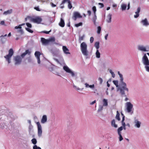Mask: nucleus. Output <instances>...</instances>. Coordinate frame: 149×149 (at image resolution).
<instances>
[{
	"instance_id": "4",
	"label": "nucleus",
	"mask_w": 149,
	"mask_h": 149,
	"mask_svg": "<svg viewBox=\"0 0 149 149\" xmlns=\"http://www.w3.org/2000/svg\"><path fill=\"white\" fill-rule=\"evenodd\" d=\"M14 52L13 49H10L8 51V54L4 56L6 61H7L8 63L11 62V60L12 56L13 55Z\"/></svg>"
},
{
	"instance_id": "53",
	"label": "nucleus",
	"mask_w": 149,
	"mask_h": 149,
	"mask_svg": "<svg viewBox=\"0 0 149 149\" xmlns=\"http://www.w3.org/2000/svg\"><path fill=\"white\" fill-rule=\"evenodd\" d=\"M4 23H5L4 21H2L1 22L0 24L1 25H3L4 24Z\"/></svg>"
},
{
	"instance_id": "50",
	"label": "nucleus",
	"mask_w": 149,
	"mask_h": 149,
	"mask_svg": "<svg viewBox=\"0 0 149 149\" xmlns=\"http://www.w3.org/2000/svg\"><path fill=\"white\" fill-rule=\"evenodd\" d=\"M68 73H70L71 74V75L73 77L74 76V73L73 72H72L71 70L70 71V72H69Z\"/></svg>"
},
{
	"instance_id": "58",
	"label": "nucleus",
	"mask_w": 149,
	"mask_h": 149,
	"mask_svg": "<svg viewBox=\"0 0 149 149\" xmlns=\"http://www.w3.org/2000/svg\"><path fill=\"white\" fill-rule=\"evenodd\" d=\"M121 123H122V125H123V127L126 126V125L125 124V123L124 122H121Z\"/></svg>"
},
{
	"instance_id": "18",
	"label": "nucleus",
	"mask_w": 149,
	"mask_h": 149,
	"mask_svg": "<svg viewBox=\"0 0 149 149\" xmlns=\"http://www.w3.org/2000/svg\"><path fill=\"white\" fill-rule=\"evenodd\" d=\"M47 121V117L46 115H43L42 119L41 120V123H44L46 122Z\"/></svg>"
},
{
	"instance_id": "16",
	"label": "nucleus",
	"mask_w": 149,
	"mask_h": 149,
	"mask_svg": "<svg viewBox=\"0 0 149 149\" xmlns=\"http://www.w3.org/2000/svg\"><path fill=\"white\" fill-rule=\"evenodd\" d=\"M134 123L135 124V126L137 128H139L140 127L141 123L137 119L135 120Z\"/></svg>"
},
{
	"instance_id": "15",
	"label": "nucleus",
	"mask_w": 149,
	"mask_h": 149,
	"mask_svg": "<svg viewBox=\"0 0 149 149\" xmlns=\"http://www.w3.org/2000/svg\"><path fill=\"white\" fill-rule=\"evenodd\" d=\"M31 54V52L29 50L27 49L26 50L25 52L23 53L21 55V57L22 58H24L27 54H28V55H30Z\"/></svg>"
},
{
	"instance_id": "64",
	"label": "nucleus",
	"mask_w": 149,
	"mask_h": 149,
	"mask_svg": "<svg viewBox=\"0 0 149 149\" xmlns=\"http://www.w3.org/2000/svg\"><path fill=\"white\" fill-rule=\"evenodd\" d=\"M126 125L127 126H128L129 127H130V124L129 123L127 124Z\"/></svg>"
},
{
	"instance_id": "41",
	"label": "nucleus",
	"mask_w": 149,
	"mask_h": 149,
	"mask_svg": "<svg viewBox=\"0 0 149 149\" xmlns=\"http://www.w3.org/2000/svg\"><path fill=\"white\" fill-rule=\"evenodd\" d=\"M109 72L111 74L112 77L113 78L114 77H115V74L114 72L112 71V70H110Z\"/></svg>"
},
{
	"instance_id": "61",
	"label": "nucleus",
	"mask_w": 149,
	"mask_h": 149,
	"mask_svg": "<svg viewBox=\"0 0 149 149\" xmlns=\"http://www.w3.org/2000/svg\"><path fill=\"white\" fill-rule=\"evenodd\" d=\"M128 7H127V10H129L130 8V3L129 2L128 4Z\"/></svg>"
},
{
	"instance_id": "39",
	"label": "nucleus",
	"mask_w": 149,
	"mask_h": 149,
	"mask_svg": "<svg viewBox=\"0 0 149 149\" xmlns=\"http://www.w3.org/2000/svg\"><path fill=\"white\" fill-rule=\"evenodd\" d=\"M84 36H80L79 38V42H81V41L83 40H84Z\"/></svg>"
},
{
	"instance_id": "38",
	"label": "nucleus",
	"mask_w": 149,
	"mask_h": 149,
	"mask_svg": "<svg viewBox=\"0 0 149 149\" xmlns=\"http://www.w3.org/2000/svg\"><path fill=\"white\" fill-rule=\"evenodd\" d=\"M82 22H80L78 24H75V26L76 27H78L80 26H82Z\"/></svg>"
},
{
	"instance_id": "62",
	"label": "nucleus",
	"mask_w": 149,
	"mask_h": 149,
	"mask_svg": "<svg viewBox=\"0 0 149 149\" xmlns=\"http://www.w3.org/2000/svg\"><path fill=\"white\" fill-rule=\"evenodd\" d=\"M51 5L52 7H55L56 6V5L54 4L53 3H51Z\"/></svg>"
},
{
	"instance_id": "28",
	"label": "nucleus",
	"mask_w": 149,
	"mask_h": 149,
	"mask_svg": "<svg viewBox=\"0 0 149 149\" xmlns=\"http://www.w3.org/2000/svg\"><path fill=\"white\" fill-rule=\"evenodd\" d=\"M12 10L10 9L9 10H8L6 11H5L3 13V14L4 15H6L10 14V13H12Z\"/></svg>"
},
{
	"instance_id": "8",
	"label": "nucleus",
	"mask_w": 149,
	"mask_h": 149,
	"mask_svg": "<svg viewBox=\"0 0 149 149\" xmlns=\"http://www.w3.org/2000/svg\"><path fill=\"white\" fill-rule=\"evenodd\" d=\"M142 61L143 64L146 65H149V61L146 54L142 58Z\"/></svg>"
},
{
	"instance_id": "45",
	"label": "nucleus",
	"mask_w": 149,
	"mask_h": 149,
	"mask_svg": "<svg viewBox=\"0 0 149 149\" xmlns=\"http://www.w3.org/2000/svg\"><path fill=\"white\" fill-rule=\"evenodd\" d=\"M98 80L99 81L100 83V84H102L103 81V80L102 78L100 77H99L98 79Z\"/></svg>"
},
{
	"instance_id": "1",
	"label": "nucleus",
	"mask_w": 149,
	"mask_h": 149,
	"mask_svg": "<svg viewBox=\"0 0 149 149\" xmlns=\"http://www.w3.org/2000/svg\"><path fill=\"white\" fill-rule=\"evenodd\" d=\"M80 48L82 54L84 56H88V52L87 50V46L86 43L84 42H82L81 44Z\"/></svg>"
},
{
	"instance_id": "42",
	"label": "nucleus",
	"mask_w": 149,
	"mask_h": 149,
	"mask_svg": "<svg viewBox=\"0 0 149 149\" xmlns=\"http://www.w3.org/2000/svg\"><path fill=\"white\" fill-rule=\"evenodd\" d=\"M33 149H41V148L39 147H38L36 145H35L33 147Z\"/></svg>"
},
{
	"instance_id": "31",
	"label": "nucleus",
	"mask_w": 149,
	"mask_h": 149,
	"mask_svg": "<svg viewBox=\"0 0 149 149\" xmlns=\"http://www.w3.org/2000/svg\"><path fill=\"white\" fill-rule=\"evenodd\" d=\"M121 7L122 10H125L127 8V6L126 4H123L121 6Z\"/></svg>"
},
{
	"instance_id": "23",
	"label": "nucleus",
	"mask_w": 149,
	"mask_h": 149,
	"mask_svg": "<svg viewBox=\"0 0 149 149\" xmlns=\"http://www.w3.org/2000/svg\"><path fill=\"white\" fill-rule=\"evenodd\" d=\"M63 69L68 73L70 72V71L71 70L67 66H64L63 67Z\"/></svg>"
},
{
	"instance_id": "14",
	"label": "nucleus",
	"mask_w": 149,
	"mask_h": 149,
	"mask_svg": "<svg viewBox=\"0 0 149 149\" xmlns=\"http://www.w3.org/2000/svg\"><path fill=\"white\" fill-rule=\"evenodd\" d=\"M66 2H68V7L69 9H71L72 8V6L70 0H63V3H65Z\"/></svg>"
},
{
	"instance_id": "46",
	"label": "nucleus",
	"mask_w": 149,
	"mask_h": 149,
	"mask_svg": "<svg viewBox=\"0 0 149 149\" xmlns=\"http://www.w3.org/2000/svg\"><path fill=\"white\" fill-rule=\"evenodd\" d=\"M94 41V38L93 37H91L90 39V42L91 43H92Z\"/></svg>"
},
{
	"instance_id": "9",
	"label": "nucleus",
	"mask_w": 149,
	"mask_h": 149,
	"mask_svg": "<svg viewBox=\"0 0 149 149\" xmlns=\"http://www.w3.org/2000/svg\"><path fill=\"white\" fill-rule=\"evenodd\" d=\"M82 17V16L79 13L77 12H75L73 13L72 18L75 21L77 18H81Z\"/></svg>"
},
{
	"instance_id": "35",
	"label": "nucleus",
	"mask_w": 149,
	"mask_h": 149,
	"mask_svg": "<svg viewBox=\"0 0 149 149\" xmlns=\"http://www.w3.org/2000/svg\"><path fill=\"white\" fill-rule=\"evenodd\" d=\"M113 84L116 86V87H118V81L117 80H113Z\"/></svg>"
},
{
	"instance_id": "55",
	"label": "nucleus",
	"mask_w": 149,
	"mask_h": 149,
	"mask_svg": "<svg viewBox=\"0 0 149 149\" xmlns=\"http://www.w3.org/2000/svg\"><path fill=\"white\" fill-rule=\"evenodd\" d=\"M108 36V34H106L105 36V39L106 40H107V37Z\"/></svg>"
},
{
	"instance_id": "12",
	"label": "nucleus",
	"mask_w": 149,
	"mask_h": 149,
	"mask_svg": "<svg viewBox=\"0 0 149 149\" xmlns=\"http://www.w3.org/2000/svg\"><path fill=\"white\" fill-rule=\"evenodd\" d=\"M141 23L144 26H147L149 25V23L147 18H145L144 19L142 20L141 22Z\"/></svg>"
},
{
	"instance_id": "59",
	"label": "nucleus",
	"mask_w": 149,
	"mask_h": 149,
	"mask_svg": "<svg viewBox=\"0 0 149 149\" xmlns=\"http://www.w3.org/2000/svg\"><path fill=\"white\" fill-rule=\"evenodd\" d=\"M95 102H96V100H95L93 101V102H91L90 103V104H91V105H93V104H94L95 103Z\"/></svg>"
},
{
	"instance_id": "13",
	"label": "nucleus",
	"mask_w": 149,
	"mask_h": 149,
	"mask_svg": "<svg viewBox=\"0 0 149 149\" xmlns=\"http://www.w3.org/2000/svg\"><path fill=\"white\" fill-rule=\"evenodd\" d=\"M138 49L139 50L143 52L148 51L146 49V47L142 45H138Z\"/></svg>"
},
{
	"instance_id": "3",
	"label": "nucleus",
	"mask_w": 149,
	"mask_h": 149,
	"mask_svg": "<svg viewBox=\"0 0 149 149\" xmlns=\"http://www.w3.org/2000/svg\"><path fill=\"white\" fill-rule=\"evenodd\" d=\"M55 38L54 37H52L48 39H45L43 38H41V42L42 44L45 45H48L50 42H54L55 41Z\"/></svg>"
},
{
	"instance_id": "56",
	"label": "nucleus",
	"mask_w": 149,
	"mask_h": 149,
	"mask_svg": "<svg viewBox=\"0 0 149 149\" xmlns=\"http://www.w3.org/2000/svg\"><path fill=\"white\" fill-rule=\"evenodd\" d=\"M7 36V35L6 34H5L4 36H3V35H1L0 37L1 38H1V39L2 40L3 38L4 37H5V36Z\"/></svg>"
},
{
	"instance_id": "33",
	"label": "nucleus",
	"mask_w": 149,
	"mask_h": 149,
	"mask_svg": "<svg viewBox=\"0 0 149 149\" xmlns=\"http://www.w3.org/2000/svg\"><path fill=\"white\" fill-rule=\"evenodd\" d=\"M100 53L98 50H97L96 52V57L97 58H100Z\"/></svg>"
},
{
	"instance_id": "40",
	"label": "nucleus",
	"mask_w": 149,
	"mask_h": 149,
	"mask_svg": "<svg viewBox=\"0 0 149 149\" xmlns=\"http://www.w3.org/2000/svg\"><path fill=\"white\" fill-rule=\"evenodd\" d=\"M26 30H27V31L29 32L30 33H33V31L31 29H30L28 28H26Z\"/></svg>"
},
{
	"instance_id": "57",
	"label": "nucleus",
	"mask_w": 149,
	"mask_h": 149,
	"mask_svg": "<svg viewBox=\"0 0 149 149\" xmlns=\"http://www.w3.org/2000/svg\"><path fill=\"white\" fill-rule=\"evenodd\" d=\"M146 70L149 72V66H146Z\"/></svg>"
},
{
	"instance_id": "7",
	"label": "nucleus",
	"mask_w": 149,
	"mask_h": 149,
	"mask_svg": "<svg viewBox=\"0 0 149 149\" xmlns=\"http://www.w3.org/2000/svg\"><path fill=\"white\" fill-rule=\"evenodd\" d=\"M14 60L15 61V64L18 65L20 64L22 61L21 57L19 56H17L14 58Z\"/></svg>"
},
{
	"instance_id": "47",
	"label": "nucleus",
	"mask_w": 149,
	"mask_h": 149,
	"mask_svg": "<svg viewBox=\"0 0 149 149\" xmlns=\"http://www.w3.org/2000/svg\"><path fill=\"white\" fill-rule=\"evenodd\" d=\"M64 3H63V1L62 2V3L60 5V8H61L63 9L64 8V5L63 4Z\"/></svg>"
},
{
	"instance_id": "48",
	"label": "nucleus",
	"mask_w": 149,
	"mask_h": 149,
	"mask_svg": "<svg viewBox=\"0 0 149 149\" xmlns=\"http://www.w3.org/2000/svg\"><path fill=\"white\" fill-rule=\"evenodd\" d=\"M51 31V30H50L49 31H42V32L43 33H46V34H48Z\"/></svg>"
},
{
	"instance_id": "32",
	"label": "nucleus",
	"mask_w": 149,
	"mask_h": 149,
	"mask_svg": "<svg viewBox=\"0 0 149 149\" xmlns=\"http://www.w3.org/2000/svg\"><path fill=\"white\" fill-rule=\"evenodd\" d=\"M94 45L97 50L99 48V42H96L95 43Z\"/></svg>"
},
{
	"instance_id": "43",
	"label": "nucleus",
	"mask_w": 149,
	"mask_h": 149,
	"mask_svg": "<svg viewBox=\"0 0 149 149\" xmlns=\"http://www.w3.org/2000/svg\"><path fill=\"white\" fill-rule=\"evenodd\" d=\"M34 9L38 11H40L41 10L40 9L39 6L35 7H34Z\"/></svg>"
},
{
	"instance_id": "29",
	"label": "nucleus",
	"mask_w": 149,
	"mask_h": 149,
	"mask_svg": "<svg viewBox=\"0 0 149 149\" xmlns=\"http://www.w3.org/2000/svg\"><path fill=\"white\" fill-rule=\"evenodd\" d=\"M97 16L96 15V14L94 15V16L92 18V21L94 23V24L95 25H96V21L97 19Z\"/></svg>"
},
{
	"instance_id": "11",
	"label": "nucleus",
	"mask_w": 149,
	"mask_h": 149,
	"mask_svg": "<svg viewBox=\"0 0 149 149\" xmlns=\"http://www.w3.org/2000/svg\"><path fill=\"white\" fill-rule=\"evenodd\" d=\"M42 20V19L41 17L37 16L34 18L33 19V22L36 23L38 24H40Z\"/></svg>"
},
{
	"instance_id": "52",
	"label": "nucleus",
	"mask_w": 149,
	"mask_h": 149,
	"mask_svg": "<svg viewBox=\"0 0 149 149\" xmlns=\"http://www.w3.org/2000/svg\"><path fill=\"white\" fill-rule=\"evenodd\" d=\"M87 13H88V15L89 16H90L91 15V12L90 10H88L87 11Z\"/></svg>"
},
{
	"instance_id": "24",
	"label": "nucleus",
	"mask_w": 149,
	"mask_h": 149,
	"mask_svg": "<svg viewBox=\"0 0 149 149\" xmlns=\"http://www.w3.org/2000/svg\"><path fill=\"white\" fill-rule=\"evenodd\" d=\"M29 19L30 21L31 22H33L34 18H33L31 16H28L25 19V21H26L27 19Z\"/></svg>"
},
{
	"instance_id": "63",
	"label": "nucleus",
	"mask_w": 149,
	"mask_h": 149,
	"mask_svg": "<svg viewBox=\"0 0 149 149\" xmlns=\"http://www.w3.org/2000/svg\"><path fill=\"white\" fill-rule=\"evenodd\" d=\"M38 1H41L42 2H44L45 0H36Z\"/></svg>"
},
{
	"instance_id": "19",
	"label": "nucleus",
	"mask_w": 149,
	"mask_h": 149,
	"mask_svg": "<svg viewBox=\"0 0 149 149\" xmlns=\"http://www.w3.org/2000/svg\"><path fill=\"white\" fill-rule=\"evenodd\" d=\"M59 25L61 27H64L65 26V22L63 18L61 19L60 22L59 24Z\"/></svg>"
},
{
	"instance_id": "25",
	"label": "nucleus",
	"mask_w": 149,
	"mask_h": 149,
	"mask_svg": "<svg viewBox=\"0 0 149 149\" xmlns=\"http://www.w3.org/2000/svg\"><path fill=\"white\" fill-rule=\"evenodd\" d=\"M103 106H108V102L107 99H104L103 100Z\"/></svg>"
},
{
	"instance_id": "60",
	"label": "nucleus",
	"mask_w": 149,
	"mask_h": 149,
	"mask_svg": "<svg viewBox=\"0 0 149 149\" xmlns=\"http://www.w3.org/2000/svg\"><path fill=\"white\" fill-rule=\"evenodd\" d=\"M125 116L123 117L122 119L121 122H124V121L125 119Z\"/></svg>"
},
{
	"instance_id": "5",
	"label": "nucleus",
	"mask_w": 149,
	"mask_h": 149,
	"mask_svg": "<svg viewBox=\"0 0 149 149\" xmlns=\"http://www.w3.org/2000/svg\"><path fill=\"white\" fill-rule=\"evenodd\" d=\"M126 105L127 112L128 113L131 112L132 113L133 111H132L133 107V105L130 102H127Z\"/></svg>"
},
{
	"instance_id": "6",
	"label": "nucleus",
	"mask_w": 149,
	"mask_h": 149,
	"mask_svg": "<svg viewBox=\"0 0 149 149\" xmlns=\"http://www.w3.org/2000/svg\"><path fill=\"white\" fill-rule=\"evenodd\" d=\"M36 124L38 126V135L40 137L42 136V127L39 122H37Z\"/></svg>"
},
{
	"instance_id": "36",
	"label": "nucleus",
	"mask_w": 149,
	"mask_h": 149,
	"mask_svg": "<svg viewBox=\"0 0 149 149\" xmlns=\"http://www.w3.org/2000/svg\"><path fill=\"white\" fill-rule=\"evenodd\" d=\"M31 141L32 143L34 144H36L37 142V141L36 139L35 138L32 139L31 140Z\"/></svg>"
},
{
	"instance_id": "34",
	"label": "nucleus",
	"mask_w": 149,
	"mask_h": 149,
	"mask_svg": "<svg viewBox=\"0 0 149 149\" xmlns=\"http://www.w3.org/2000/svg\"><path fill=\"white\" fill-rule=\"evenodd\" d=\"M97 33L99 34L100 33L101 30V27L100 26H98L97 27Z\"/></svg>"
},
{
	"instance_id": "44",
	"label": "nucleus",
	"mask_w": 149,
	"mask_h": 149,
	"mask_svg": "<svg viewBox=\"0 0 149 149\" xmlns=\"http://www.w3.org/2000/svg\"><path fill=\"white\" fill-rule=\"evenodd\" d=\"M26 24L27 25V26L29 28H31L32 27V25L31 24L29 23H26Z\"/></svg>"
},
{
	"instance_id": "49",
	"label": "nucleus",
	"mask_w": 149,
	"mask_h": 149,
	"mask_svg": "<svg viewBox=\"0 0 149 149\" xmlns=\"http://www.w3.org/2000/svg\"><path fill=\"white\" fill-rule=\"evenodd\" d=\"M21 28H22L21 25H19L18 26H16L15 27V29H21Z\"/></svg>"
},
{
	"instance_id": "51",
	"label": "nucleus",
	"mask_w": 149,
	"mask_h": 149,
	"mask_svg": "<svg viewBox=\"0 0 149 149\" xmlns=\"http://www.w3.org/2000/svg\"><path fill=\"white\" fill-rule=\"evenodd\" d=\"M98 4L100 5L101 6L100 7V8H101L104 7V5L103 3H99Z\"/></svg>"
},
{
	"instance_id": "21",
	"label": "nucleus",
	"mask_w": 149,
	"mask_h": 149,
	"mask_svg": "<svg viewBox=\"0 0 149 149\" xmlns=\"http://www.w3.org/2000/svg\"><path fill=\"white\" fill-rule=\"evenodd\" d=\"M111 15L109 14L107 16V21L108 23H110L111 22Z\"/></svg>"
},
{
	"instance_id": "20",
	"label": "nucleus",
	"mask_w": 149,
	"mask_h": 149,
	"mask_svg": "<svg viewBox=\"0 0 149 149\" xmlns=\"http://www.w3.org/2000/svg\"><path fill=\"white\" fill-rule=\"evenodd\" d=\"M63 49L65 53L66 54H70V53L69 52L68 49L66 47V46H63Z\"/></svg>"
},
{
	"instance_id": "37",
	"label": "nucleus",
	"mask_w": 149,
	"mask_h": 149,
	"mask_svg": "<svg viewBox=\"0 0 149 149\" xmlns=\"http://www.w3.org/2000/svg\"><path fill=\"white\" fill-rule=\"evenodd\" d=\"M92 10L93 12L94 15L96 14V7L95 6H94L92 8Z\"/></svg>"
},
{
	"instance_id": "27",
	"label": "nucleus",
	"mask_w": 149,
	"mask_h": 149,
	"mask_svg": "<svg viewBox=\"0 0 149 149\" xmlns=\"http://www.w3.org/2000/svg\"><path fill=\"white\" fill-rule=\"evenodd\" d=\"M41 54L40 52L38 51H36L35 53V55L37 58H40V56Z\"/></svg>"
},
{
	"instance_id": "10",
	"label": "nucleus",
	"mask_w": 149,
	"mask_h": 149,
	"mask_svg": "<svg viewBox=\"0 0 149 149\" xmlns=\"http://www.w3.org/2000/svg\"><path fill=\"white\" fill-rule=\"evenodd\" d=\"M123 130V127H120L118 128V133L119 136V141H121L123 139V138L121 135V131Z\"/></svg>"
},
{
	"instance_id": "2",
	"label": "nucleus",
	"mask_w": 149,
	"mask_h": 149,
	"mask_svg": "<svg viewBox=\"0 0 149 149\" xmlns=\"http://www.w3.org/2000/svg\"><path fill=\"white\" fill-rule=\"evenodd\" d=\"M120 78V80L121 82V86L120 88V92L122 95H124L125 94L124 91H126L128 93L129 90L126 87L127 85L123 81V78L122 77Z\"/></svg>"
},
{
	"instance_id": "17",
	"label": "nucleus",
	"mask_w": 149,
	"mask_h": 149,
	"mask_svg": "<svg viewBox=\"0 0 149 149\" xmlns=\"http://www.w3.org/2000/svg\"><path fill=\"white\" fill-rule=\"evenodd\" d=\"M140 11V7H138L137 9V11L135 12L136 14L134 15V17L135 18H137L139 16V13Z\"/></svg>"
},
{
	"instance_id": "26",
	"label": "nucleus",
	"mask_w": 149,
	"mask_h": 149,
	"mask_svg": "<svg viewBox=\"0 0 149 149\" xmlns=\"http://www.w3.org/2000/svg\"><path fill=\"white\" fill-rule=\"evenodd\" d=\"M120 115L119 113L118 112V111H117L116 115V118L118 121H120Z\"/></svg>"
},
{
	"instance_id": "22",
	"label": "nucleus",
	"mask_w": 149,
	"mask_h": 149,
	"mask_svg": "<svg viewBox=\"0 0 149 149\" xmlns=\"http://www.w3.org/2000/svg\"><path fill=\"white\" fill-rule=\"evenodd\" d=\"M111 125L112 126L115 127L117 128L118 127V125L115 123V120L114 119L111 122Z\"/></svg>"
},
{
	"instance_id": "30",
	"label": "nucleus",
	"mask_w": 149,
	"mask_h": 149,
	"mask_svg": "<svg viewBox=\"0 0 149 149\" xmlns=\"http://www.w3.org/2000/svg\"><path fill=\"white\" fill-rule=\"evenodd\" d=\"M85 85L86 87H87L88 86L89 87L91 88H93L94 87V84L89 85L88 84L85 83Z\"/></svg>"
},
{
	"instance_id": "54",
	"label": "nucleus",
	"mask_w": 149,
	"mask_h": 149,
	"mask_svg": "<svg viewBox=\"0 0 149 149\" xmlns=\"http://www.w3.org/2000/svg\"><path fill=\"white\" fill-rule=\"evenodd\" d=\"M37 61H38V63L39 64L40 63V58H37Z\"/></svg>"
}]
</instances>
